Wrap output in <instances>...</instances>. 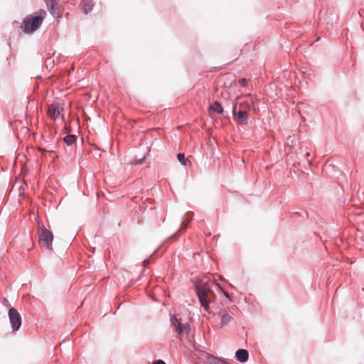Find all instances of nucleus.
<instances>
[{"mask_svg":"<svg viewBox=\"0 0 364 364\" xmlns=\"http://www.w3.org/2000/svg\"><path fill=\"white\" fill-rule=\"evenodd\" d=\"M46 15V11L40 9L33 15L25 18L21 23V28L25 33H32L40 27Z\"/></svg>","mask_w":364,"mask_h":364,"instance_id":"1","label":"nucleus"},{"mask_svg":"<svg viewBox=\"0 0 364 364\" xmlns=\"http://www.w3.org/2000/svg\"><path fill=\"white\" fill-rule=\"evenodd\" d=\"M213 283L198 282L196 285V291L201 306L205 311H208L209 303L212 302L215 298V294L211 289V285Z\"/></svg>","mask_w":364,"mask_h":364,"instance_id":"2","label":"nucleus"},{"mask_svg":"<svg viewBox=\"0 0 364 364\" xmlns=\"http://www.w3.org/2000/svg\"><path fill=\"white\" fill-rule=\"evenodd\" d=\"M254 98L251 94L240 95L235 99L234 105V111L237 109L245 110L249 112L254 107Z\"/></svg>","mask_w":364,"mask_h":364,"instance_id":"3","label":"nucleus"},{"mask_svg":"<svg viewBox=\"0 0 364 364\" xmlns=\"http://www.w3.org/2000/svg\"><path fill=\"white\" fill-rule=\"evenodd\" d=\"M53 235L52 232L44 226L38 228V242L41 246L48 250H51Z\"/></svg>","mask_w":364,"mask_h":364,"instance_id":"4","label":"nucleus"},{"mask_svg":"<svg viewBox=\"0 0 364 364\" xmlns=\"http://www.w3.org/2000/svg\"><path fill=\"white\" fill-rule=\"evenodd\" d=\"M9 321L14 331H18L21 325V316L18 311L11 307L9 310Z\"/></svg>","mask_w":364,"mask_h":364,"instance_id":"5","label":"nucleus"},{"mask_svg":"<svg viewBox=\"0 0 364 364\" xmlns=\"http://www.w3.org/2000/svg\"><path fill=\"white\" fill-rule=\"evenodd\" d=\"M171 325L175 328V331L179 336L182 333H188L190 331V326L188 323H181L175 316L171 318Z\"/></svg>","mask_w":364,"mask_h":364,"instance_id":"6","label":"nucleus"},{"mask_svg":"<svg viewBox=\"0 0 364 364\" xmlns=\"http://www.w3.org/2000/svg\"><path fill=\"white\" fill-rule=\"evenodd\" d=\"M63 111L60 104H50L48 105L47 115L50 119L55 120L58 118Z\"/></svg>","mask_w":364,"mask_h":364,"instance_id":"7","label":"nucleus"},{"mask_svg":"<svg viewBox=\"0 0 364 364\" xmlns=\"http://www.w3.org/2000/svg\"><path fill=\"white\" fill-rule=\"evenodd\" d=\"M48 10L53 16H60V9L57 4V0H44Z\"/></svg>","mask_w":364,"mask_h":364,"instance_id":"8","label":"nucleus"},{"mask_svg":"<svg viewBox=\"0 0 364 364\" xmlns=\"http://www.w3.org/2000/svg\"><path fill=\"white\" fill-rule=\"evenodd\" d=\"M247 111L237 109L236 111L233 110L234 116L237 122L240 124H246L248 119Z\"/></svg>","mask_w":364,"mask_h":364,"instance_id":"9","label":"nucleus"},{"mask_svg":"<svg viewBox=\"0 0 364 364\" xmlns=\"http://www.w3.org/2000/svg\"><path fill=\"white\" fill-rule=\"evenodd\" d=\"M220 316V328H223L227 324L230 323L232 321V316L228 313L225 310H221L219 312Z\"/></svg>","mask_w":364,"mask_h":364,"instance_id":"10","label":"nucleus"},{"mask_svg":"<svg viewBox=\"0 0 364 364\" xmlns=\"http://www.w3.org/2000/svg\"><path fill=\"white\" fill-rule=\"evenodd\" d=\"M236 358L237 360L240 362L244 363L248 360L249 358V353L247 350L245 349H240L236 351L235 353Z\"/></svg>","mask_w":364,"mask_h":364,"instance_id":"11","label":"nucleus"},{"mask_svg":"<svg viewBox=\"0 0 364 364\" xmlns=\"http://www.w3.org/2000/svg\"><path fill=\"white\" fill-rule=\"evenodd\" d=\"M210 109L217 114H221L223 113V108L222 107L221 105L218 102L215 101L210 106Z\"/></svg>","mask_w":364,"mask_h":364,"instance_id":"12","label":"nucleus"},{"mask_svg":"<svg viewBox=\"0 0 364 364\" xmlns=\"http://www.w3.org/2000/svg\"><path fill=\"white\" fill-rule=\"evenodd\" d=\"M207 363L208 364H229L226 361L212 355L207 356Z\"/></svg>","mask_w":364,"mask_h":364,"instance_id":"13","label":"nucleus"},{"mask_svg":"<svg viewBox=\"0 0 364 364\" xmlns=\"http://www.w3.org/2000/svg\"><path fill=\"white\" fill-rule=\"evenodd\" d=\"M193 218V213H188L184 215L183 226L181 228L180 231L184 230L186 228V225L189 223Z\"/></svg>","mask_w":364,"mask_h":364,"instance_id":"14","label":"nucleus"},{"mask_svg":"<svg viewBox=\"0 0 364 364\" xmlns=\"http://www.w3.org/2000/svg\"><path fill=\"white\" fill-rule=\"evenodd\" d=\"M63 141L67 145L70 146L75 142L76 136L75 135H67L63 138Z\"/></svg>","mask_w":364,"mask_h":364,"instance_id":"15","label":"nucleus"},{"mask_svg":"<svg viewBox=\"0 0 364 364\" xmlns=\"http://www.w3.org/2000/svg\"><path fill=\"white\" fill-rule=\"evenodd\" d=\"M177 158H178V161L181 163V164H183L184 166L186 164L187 160L185 158L184 154H181V153L178 154Z\"/></svg>","mask_w":364,"mask_h":364,"instance_id":"16","label":"nucleus"},{"mask_svg":"<svg viewBox=\"0 0 364 364\" xmlns=\"http://www.w3.org/2000/svg\"><path fill=\"white\" fill-rule=\"evenodd\" d=\"M239 83H240L241 85H242V86L245 87V86H247V79H245V78H242V79H240V80H239Z\"/></svg>","mask_w":364,"mask_h":364,"instance_id":"17","label":"nucleus"},{"mask_svg":"<svg viewBox=\"0 0 364 364\" xmlns=\"http://www.w3.org/2000/svg\"><path fill=\"white\" fill-rule=\"evenodd\" d=\"M152 364H166V363L162 360H158L153 362Z\"/></svg>","mask_w":364,"mask_h":364,"instance_id":"18","label":"nucleus"},{"mask_svg":"<svg viewBox=\"0 0 364 364\" xmlns=\"http://www.w3.org/2000/svg\"><path fill=\"white\" fill-rule=\"evenodd\" d=\"M85 12L86 14H87V13H88V10L85 9Z\"/></svg>","mask_w":364,"mask_h":364,"instance_id":"19","label":"nucleus"},{"mask_svg":"<svg viewBox=\"0 0 364 364\" xmlns=\"http://www.w3.org/2000/svg\"><path fill=\"white\" fill-rule=\"evenodd\" d=\"M309 156V152H307V153H306V156Z\"/></svg>","mask_w":364,"mask_h":364,"instance_id":"20","label":"nucleus"}]
</instances>
